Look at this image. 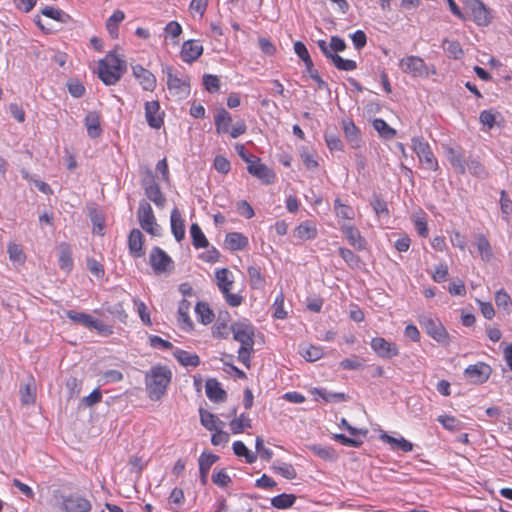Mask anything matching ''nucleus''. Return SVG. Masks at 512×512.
Here are the masks:
<instances>
[{"mask_svg":"<svg viewBox=\"0 0 512 512\" xmlns=\"http://www.w3.org/2000/svg\"><path fill=\"white\" fill-rule=\"evenodd\" d=\"M300 353L305 360L310 362L319 360L323 356L322 348L314 345H307L302 347Z\"/></svg>","mask_w":512,"mask_h":512,"instance_id":"obj_48","label":"nucleus"},{"mask_svg":"<svg viewBox=\"0 0 512 512\" xmlns=\"http://www.w3.org/2000/svg\"><path fill=\"white\" fill-rule=\"evenodd\" d=\"M149 344L151 347L161 350H169L173 348V344L156 335L149 336Z\"/></svg>","mask_w":512,"mask_h":512,"instance_id":"obj_62","label":"nucleus"},{"mask_svg":"<svg viewBox=\"0 0 512 512\" xmlns=\"http://www.w3.org/2000/svg\"><path fill=\"white\" fill-rule=\"evenodd\" d=\"M149 263L155 274L166 273L173 269L172 258L158 246L152 248Z\"/></svg>","mask_w":512,"mask_h":512,"instance_id":"obj_9","label":"nucleus"},{"mask_svg":"<svg viewBox=\"0 0 512 512\" xmlns=\"http://www.w3.org/2000/svg\"><path fill=\"white\" fill-rule=\"evenodd\" d=\"M296 501V496L293 494L282 493L271 499V505L277 509L290 508Z\"/></svg>","mask_w":512,"mask_h":512,"instance_id":"obj_41","label":"nucleus"},{"mask_svg":"<svg viewBox=\"0 0 512 512\" xmlns=\"http://www.w3.org/2000/svg\"><path fill=\"white\" fill-rule=\"evenodd\" d=\"M172 380V371L165 365L152 366L145 374V387L150 400L159 401L166 394Z\"/></svg>","mask_w":512,"mask_h":512,"instance_id":"obj_1","label":"nucleus"},{"mask_svg":"<svg viewBox=\"0 0 512 512\" xmlns=\"http://www.w3.org/2000/svg\"><path fill=\"white\" fill-rule=\"evenodd\" d=\"M495 303L498 308H502L506 312H510L512 308L511 298L508 295V293L503 289H500L499 291L496 292Z\"/></svg>","mask_w":512,"mask_h":512,"instance_id":"obj_51","label":"nucleus"},{"mask_svg":"<svg viewBox=\"0 0 512 512\" xmlns=\"http://www.w3.org/2000/svg\"><path fill=\"white\" fill-rule=\"evenodd\" d=\"M372 350L383 359H391L398 356L399 349L396 344L387 341L383 337H374L370 342Z\"/></svg>","mask_w":512,"mask_h":512,"instance_id":"obj_12","label":"nucleus"},{"mask_svg":"<svg viewBox=\"0 0 512 512\" xmlns=\"http://www.w3.org/2000/svg\"><path fill=\"white\" fill-rule=\"evenodd\" d=\"M207 397L213 402H223L226 400L227 393L222 389L220 382L215 378H209L205 384Z\"/></svg>","mask_w":512,"mask_h":512,"instance_id":"obj_22","label":"nucleus"},{"mask_svg":"<svg viewBox=\"0 0 512 512\" xmlns=\"http://www.w3.org/2000/svg\"><path fill=\"white\" fill-rule=\"evenodd\" d=\"M124 18L125 14L121 10L114 11V13L108 18L106 28L113 38L118 36V24L122 22Z\"/></svg>","mask_w":512,"mask_h":512,"instance_id":"obj_40","label":"nucleus"},{"mask_svg":"<svg viewBox=\"0 0 512 512\" xmlns=\"http://www.w3.org/2000/svg\"><path fill=\"white\" fill-rule=\"evenodd\" d=\"M339 255L352 268L358 267L360 258L352 250L344 247L338 249Z\"/></svg>","mask_w":512,"mask_h":512,"instance_id":"obj_55","label":"nucleus"},{"mask_svg":"<svg viewBox=\"0 0 512 512\" xmlns=\"http://www.w3.org/2000/svg\"><path fill=\"white\" fill-rule=\"evenodd\" d=\"M437 421L449 431H458L461 429V421L450 415H440Z\"/></svg>","mask_w":512,"mask_h":512,"instance_id":"obj_52","label":"nucleus"},{"mask_svg":"<svg viewBox=\"0 0 512 512\" xmlns=\"http://www.w3.org/2000/svg\"><path fill=\"white\" fill-rule=\"evenodd\" d=\"M173 356L185 367H197L200 364V358L197 354L190 353L180 348H176L173 351Z\"/></svg>","mask_w":512,"mask_h":512,"instance_id":"obj_30","label":"nucleus"},{"mask_svg":"<svg viewBox=\"0 0 512 512\" xmlns=\"http://www.w3.org/2000/svg\"><path fill=\"white\" fill-rule=\"evenodd\" d=\"M126 71V62L114 54L99 61V78L105 85L116 84Z\"/></svg>","mask_w":512,"mask_h":512,"instance_id":"obj_3","label":"nucleus"},{"mask_svg":"<svg viewBox=\"0 0 512 512\" xmlns=\"http://www.w3.org/2000/svg\"><path fill=\"white\" fill-rule=\"evenodd\" d=\"M67 86L69 93L75 98H80L85 93V87L78 80H70Z\"/></svg>","mask_w":512,"mask_h":512,"instance_id":"obj_64","label":"nucleus"},{"mask_svg":"<svg viewBox=\"0 0 512 512\" xmlns=\"http://www.w3.org/2000/svg\"><path fill=\"white\" fill-rule=\"evenodd\" d=\"M195 312L198 321L201 322L202 324L207 325L214 320V313L207 303L198 302L195 306Z\"/></svg>","mask_w":512,"mask_h":512,"instance_id":"obj_36","label":"nucleus"},{"mask_svg":"<svg viewBox=\"0 0 512 512\" xmlns=\"http://www.w3.org/2000/svg\"><path fill=\"white\" fill-rule=\"evenodd\" d=\"M426 333L438 343H448L449 335L438 319L425 318L422 321Z\"/></svg>","mask_w":512,"mask_h":512,"instance_id":"obj_14","label":"nucleus"},{"mask_svg":"<svg viewBox=\"0 0 512 512\" xmlns=\"http://www.w3.org/2000/svg\"><path fill=\"white\" fill-rule=\"evenodd\" d=\"M216 283L221 293L231 291L234 283L232 273L227 268H221L215 272Z\"/></svg>","mask_w":512,"mask_h":512,"instance_id":"obj_26","label":"nucleus"},{"mask_svg":"<svg viewBox=\"0 0 512 512\" xmlns=\"http://www.w3.org/2000/svg\"><path fill=\"white\" fill-rule=\"evenodd\" d=\"M164 112L160 111V104L157 100L145 103V118L151 128L159 129L164 124Z\"/></svg>","mask_w":512,"mask_h":512,"instance_id":"obj_16","label":"nucleus"},{"mask_svg":"<svg viewBox=\"0 0 512 512\" xmlns=\"http://www.w3.org/2000/svg\"><path fill=\"white\" fill-rule=\"evenodd\" d=\"M89 329H94L103 336H110L113 333L111 326L95 318H92V323L90 324Z\"/></svg>","mask_w":512,"mask_h":512,"instance_id":"obj_60","label":"nucleus"},{"mask_svg":"<svg viewBox=\"0 0 512 512\" xmlns=\"http://www.w3.org/2000/svg\"><path fill=\"white\" fill-rule=\"evenodd\" d=\"M247 273L253 288H259L264 284V278L261 275L260 269L255 266H249Z\"/></svg>","mask_w":512,"mask_h":512,"instance_id":"obj_58","label":"nucleus"},{"mask_svg":"<svg viewBox=\"0 0 512 512\" xmlns=\"http://www.w3.org/2000/svg\"><path fill=\"white\" fill-rule=\"evenodd\" d=\"M133 76L146 91H153L156 87V77L152 72L137 64L132 66Z\"/></svg>","mask_w":512,"mask_h":512,"instance_id":"obj_18","label":"nucleus"},{"mask_svg":"<svg viewBox=\"0 0 512 512\" xmlns=\"http://www.w3.org/2000/svg\"><path fill=\"white\" fill-rule=\"evenodd\" d=\"M190 309V302L183 299L180 301L178 306V322L182 329L184 330H192L193 322L188 315V311Z\"/></svg>","mask_w":512,"mask_h":512,"instance_id":"obj_33","label":"nucleus"},{"mask_svg":"<svg viewBox=\"0 0 512 512\" xmlns=\"http://www.w3.org/2000/svg\"><path fill=\"white\" fill-rule=\"evenodd\" d=\"M66 316L73 322L79 323L86 328L90 327V324L92 323V318H93L91 315H89L87 313L77 312L74 310L66 311Z\"/></svg>","mask_w":512,"mask_h":512,"instance_id":"obj_49","label":"nucleus"},{"mask_svg":"<svg viewBox=\"0 0 512 512\" xmlns=\"http://www.w3.org/2000/svg\"><path fill=\"white\" fill-rule=\"evenodd\" d=\"M59 267L64 271H70L73 267L72 252L67 245H61L59 250Z\"/></svg>","mask_w":512,"mask_h":512,"instance_id":"obj_42","label":"nucleus"},{"mask_svg":"<svg viewBox=\"0 0 512 512\" xmlns=\"http://www.w3.org/2000/svg\"><path fill=\"white\" fill-rule=\"evenodd\" d=\"M445 155L451 166L460 174L466 172V161L462 148L444 147Z\"/></svg>","mask_w":512,"mask_h":512,"instance_id":"obj_19","label":"nucleus"},{"mask_svg":"<svg viewBox=\"0 0 512 512\" xmlns=\"http://www.w3.org/2000/svg\"><path fill=\"white\" fill-rule=\"evenodd\" d=\"M171 232L174 235L176 241L180 242L185 237V225L184 220L177 208H174L170 216Z\"/></svg>","mask_w":512,"mask_h":512,"instance_id":"obj_24","label":"nucleus"},{"mask_svg":"<svg viewBox=\"0 0 512 512\" xmlns=\"http://www.w3.org/2000/svg\"><path fill=\"white\" fill-rule=\"evenodd\" d=\"M162 72L167 76V88L171 94L179 99L186 98L190 94V78L185 75L179 76L173 73L171 67L165 65Z\"/></svg>","mask_w":512,"mask_h":512,"instance_id":"obj_4","label":"nucleus"},{"mask_svg":"<svg viewBox=\"0 0 512 512\" xmlns=\"http://www.w3.org/2000/svg\"><path fill=\"white\" fill-rule=\"evenodd\" d=\"M332 63L341 71H353L357 68V63L354 60L344 59L339 55H335Z\"/></svg>","mask_w":512,"mask_h":512,"instance_id":"obj_56","label":"nucleus"},{"mask_svg":"<svg viewBox=\"0 0 512 512\" xmlns=\"http://www.w3.org/2000/svg\"><path fill=\"white\" fill-rule=\"evenodd\" d=\"M190 235L192 238V245L196 249L206 248L209 245V242L204 235L201 227L197 223H192L190 226Z\"/></svg>","mask_w":512,"mask_h":512,"instance_id":"obj_35","label":"nucleus"},{"mask_svg":"<svg viewBox=\"0 0 512 512\" xmlns=\"http://www.w3.org/2000/svg\"><path fill=\"white\" fill-rule=\"evenodd\" d=\"M231 331L234 340L241 344L238 360L249 368L251 354L254 352L255 329L249 322H235L231 325Z\"/></svg>","mask_w":512,"mask_h":512,"instance_id":"obj_2","label":"nucleus"},{"mask_svg":"<svg viewBox=\"0 0 512 512\" xmlns=\"http://www.w3.org/2000/svg\"><path fill=\"white\" fill-rule=\"evenodd\" d=\"M225 244L232 251L243 250L248 246V238L239 232H230L226 234Z\"/></svg>","mask_w":512,"mask_h":512,"instance_id":"obj_28","label":"nucleus"},{"mask_svg":"<svg viewBox=\"0 0 512 512\" xmlns=\"http://www.w3.org/2000/svg\"><path fill=\"white\" fill-rule=\"evenodd\" d=\"M253 161L251 165L247 166L249 174L259 179L265 185L272 184L276 177L274 171L267 165L261 163L259 157Z\"/></svg>","mask_w":512,"mask_h":512,"instance_id":"obj_13","label":"nucleus"},{"mask_svg":"<svg viewBox=\"0 0 512 512\" xmlns=\"http://www.w3.org/2000/svg\"><path fill=\"white\" fill-rule=\"evenodd\" d=\"M128 249L130 255L134 258H140L144 255L143 234L137 228H134L130 231L128 236Z\"/></svg>","mask_w":512,"mask_h":512,"instance_id":"obj_21","label":"nucleus"},{"mask_svg":"<svg viewBox=\"0 0 512 512\" xmlns=\"http://www.w3.org/2000/svg\"><path fill=\"white\" fill-rule=\"evenodd\" d=\"M442 48L450 57L454 59H460L464 55L462 47L460 46L459 42L455 40H443Z\"/></svg>","mask_w":512,"mask_h":512,"instance_id":"obj_44","label":"nucleus"},{"mask_svg":"<svg viewBox=\"0 0 512 512\" xmlns=\"http://www.w3.org/2000/svg\"><path fill=\"white\" fill-rule=\"evenodd\" d=\"M232 448L235 455L244 457L248 464H252L257 460V455L250 451L242 441H235Z\"/></svg>","mask_w":512,"mask_h":512,"instance_id":"obj_37","label":"nucleus"},{"mask_svg":"<svg viewBox=\"0 0 512 512\" xmlns=\"http://www.w3.org/2000/svg\"><path fill=\"white\" fill-rule=\"evenodd\" d=\"M107 312L112 315L115 319H118L122 323H126L128 314L126 313L121 303H116L107 308Z\"/></svg>","mask_w":512,"mask_h":512,"instance_id":"obj_57","label":"nucleus"},{"mask_svg":"<svg viewBox=\"0 0 512 512\" xmlns=\"http://www.w3.org/2000/svg\"><path fill=\"white\" fill-rule=\"evenodd\" d=\"M41 13L46 16V17H49L51 19H54L58 22H61V23H65L67 21V19L69 18V15L67 13H65L64 11L58 9V8H54V7H51V6H46L44 7L42 10H41Z\"/></svg>","mask_w":512,"mask_h":512,"instance_id":"obj_50","label":"nucleus"},{"mask_svg":"<svg viewBox=\"0 0 512 512\" xmlns=\"http://www.w3.org/2000/svg\"><path fill=\"white\" fill-rule=\"evenodd\" d=\"M219 460V456L212 454V453H206L203 452L199 459V476H200V482L203 486H205L208 483V474L210 471V468L214 463H216Z\"/></svg>","mask_w":512,"mask_h":512,"instance_id":"obj_20","label":"nucleus"},{"mask_svg":"<svg viewBox=\"0 0 512 512\" xmlns=\"http://www.w3.org/2000/svg\"><path fill=\"white\" fill-rule=\"evenodd\" d=\"M84 123L87 129V134L90 138H97L101 135L102 129L100 126V116L97 112H88L85 116Z\"/></svg>","mask_w":512,"mask_h":512,"instance_id":"obj_25","label":"nucleus"},{"mask_svg":"<svg viewBox=\"0 0 512 512\" xmlns=\"http://www.w3.org/2000/svg\"><path fill=\"white\" fill-rule=\"evenodd\" d=\"M374 129L384 139H392L396 135V130L390 127L387 122L381 118H377L373 121Z\"/></svg>","mask_w":512,"mask_h":512,"instance_id":"obj_43","label":"nucleus"},{"mask_svg":"<svg viewBox=\"0 0 512 512\" xmlns=\"http://www.w3.org/2000/svg\"><path fill=\"white\" fill-rule=\"evenodd\" d=\"M334 211L336 216L342 219L352 220L355 217L353 208L343 204L339 198H336L334 201Z\"/></svg>","mask_w":512,"mask_h":512,"instance_id":"obj_45","label":"nucleus"},{"mask_svg":"<svg viewBox=\"0 0 512 512\" xmlns=\"http://www.w3.org/2000/svg\"><path fill=\"white\" fill-rule=\"evenodd\" d=\"M200 422L207 430H216L217 423H222L214 414L200 408Z\"/></svg>","mask_w":512,"mask_h":512,"instance_id":"obj_47","label":"nucleus"},{"mask_svg":"<svg viewBox=\"0 0 512 512\" xmlns=\"http://www.w3.org/2000/svg\"><path fill=\"white\" fill-rule=\"evenodd\" d=\"M137 217L142 229L153 236L160 235V226L156 222L151 205L142 200L139 203Z\"/></svg>","mask_w":512,"mask_h":512,"instance_id":"obj_6","label":"nucleus"},{"mask_svg":"<svg viewBox=\"0 0 512 512\" xmlns=\"http://www.w3.org/2000/svg\"><path fill=\"white\" fill-rule=\"evenodd\" d=\"M412 148L425 169L432 171H437L439 169L436 157L434 156L428 142L423 138L414 137L412 139Z\"/></svg>","mask_w":512,"mask_h":512,"instance_id":"obj_5","label":"nucleus"},{"mask_svg":"<svg viewBox=\"0 0 512 512\" xmlns=\"http://www.w3.org/2000/svg\"><path fill=\"white\" fill-rule=\"evenodd\" d=\"M325 142L331 151H343V143L337 135L326 133Z\"/></svg>","mask_w":512,"mask_h":512,"instance_id":"obj_61","label":"nucleus"},{"mask_svg":"<svg viewBox=\"0 0 512 512\" xmlns=\"http://www.w3.org/2000/svg\"><path fill=\"white\" fill-rule=\"evenodd\" d=\"M466 5L470 9L473 21L478 26H488L491 23L492 17L489 9L481 0H466Z\"/></svg>","mask_w":512,"mask_h":512,"instance_id":"obj_11","label":"nucleus"},{"mask_svg":"<svg viewBox=\"0 0 512 512\" xmlns=\"http://www.w3.org/2000/svg\"><path fill=\"white\" fill-rule=\"evenodd\" d=\"M311 393L322 398L325 402H343L348 399L345 393L330 392L324 388H314Z\"/></svg>","mask_w":512,"mask_h":512,"instance_id":"obj_34","label":"nucleus"},{"mask_svg":"<svg viewBox=\"0 0 512 512\" xmlns=\"http://www.w3.org/2000/svg\"><path fill=\"white\" fill-rule=\"evenodd\" d=\"M295 237L301 239V240H308L313 239L316 237L317 231L316 228L311 226L309 223L304 222L301 223L296 229H295Z\"/></svg>","mask_w":512,"mask_h":512,"instance_id":"obj_46","label":"nucleus"},{"mask_svg":"<svg viewBox=\"0 0 512 512\" xmlns=\"http://www.w3.org/2000/svg\"><path fill=\"white\" fill-rule=\"evenodd\" d=\"M491 372L492 369L488 364L477 362L464 370V376L474 384H483L489 379Z\"/></svg>","mask_w":512,"mask_h":512,"instance_id":"obj_10","label":"nucleus"},{"mask_svg":"<svg viewBox=\"0 0 512 512\" xmlns=\"http://www.w3.org/2000/svg\"><path fill=\"white\" fill-rule=\"evenodd\" d=\"M212 482L218 487L224 488L232 482V479L225 469H215L212 474Z\"/></svg>","mask_w":512,"mask_h":512,"instance_id":"obj_53","label":"nucleus"},{"mask_svg":"<svg viewBox=\"0 0 512 512\" xmlns=\"http://www.w3.org/2000/svg\"><path fill=\"white\" fill-rule=\"evenodd\" d=\"M341 231L345 235L349 244L357 250H363L366 247V240L361 236L360 231L352 225H343Z\"/></svg>","mask_w":512,"mask_h":512,"instance_id":"obj_23","label":"nucleus"},{"mask_svg":"<svg viewBox=\"0 0 512 512\" xmlns=\"http://www.w3.org/2000/svg\"><path fill=\"white\" fill-rule=\"evenodd\" d=\"M355 49L361 50L367 44V36L364 31L357 30L350 35Z\"/></svg>","mask_w":512,"mask_h":512,"instance_id":"obj_63","label":"nucleus"},{"mask_svg":"<svg viewBox=\"0 0 512 512\" xmlns=\"http://www.w3.org/2000/svg\"><path fill=\"white\" fill-rule=\"evenodd\" d=\"M307 448L315 456L325 461H335L337 459V453L332 447L323 446L320 444H309L307 445Z\"/></svg>","mask_w":512,"mask_h":512,"instance_id":"obj_32","label":"nucleus"},{"mask_svg":"<svg viewBox=\"0 0 512 512\" xmlns=\"http://www.w3.org/2000/svg\"><path fill=\"white\" fill-rule=\"evenodd\" d=\"M214 121L216 126V132L218 134H224L229 132V126L232 122V118L226 109H218L217 113L214 116Z\"/></svg>","mask_w":512,"mask_h":512,"instance_id":"obj_31","label":"nucleus"},{"mask_svg":"<svg viewBox=\"0 0 512 512\" xmlns=\"http://www.w3.org/2000/svg\"><path fill=\"white\" fill-rule=\"evenodd\" d=\"M477 249L483 260H489L492 256V249L489 241L483 235H479L477 238Z\"/></svg>","mask_w":512,"mask_h":512,"instance_id":"obj_54","label":"nucleus"},{"mask_svg":"<svg viewBox=\"0 0 512 512\" xmlns=\"http://www.w3.org/2000/svg\"><path fill=\"white\" fill-rule=\"evenodd\" d=\"M343 131L345 138L351 144L352 148H359L361 145L360 130L353 121H343Z\"/></svg>","mask_w":512,"mask_h":512,"instance_id":"obj_27","label":"nucleus"},{"mask_svg":"<svg viewBox=\"0 0 512 512\" xmlns=\"http://www.w3.org/2000/svg\"><path fill=\"white\" fill-rule=\"evenodd\" d=\"M203 85L208 92H216L220 88V81L215 75L205 74L203 76Z\"/></svg>","mask_w":512,"mask_h":512,"instance_id":"obj_59","label":"nucleus"},{"mask_svg":"<svg viewBox=\"0 0 512 512\" xmlns=\"http://www.w3.org/2000/svg\"><path fill=\"white\" fill-rule=\"evenodd\" d=\"M399 68L403 73L412 77H425L428 75V67L419 56H407L399 61Z\"/></svg>","mask_w":512,"mask_h":512,"instance_id":"obj_8","label":"nucleus"},{"mask_svg":"<svg viewBox=\"0 0 512 512\" xmlns=\"http://www.w3.org/2000/svg\"><path fill=\"white\" fill-rule=\"evenodd\" d=\"M203 53V46L198 40H187L183 42L180 57L185 63L196 61Z\"/></svg>","mask_w":512,"mask_h":512,"instance_id":"obj_17","label":"nucleus"},{"mask_svg":"<svg viewBox=\"0 0 512 512\" xmlns=\"http://www.w3.org/2000/svg\"><path fill=\"white\" fill-rule=\"evenodd\" d=\"M63 508L66 512H89L91 503L79 494H70L63 498Z\"/></svg>","mask_w":512,"mask_h":512,"instance_id":"obj_15","label":"nucleus"},{"mask_svg":"<svg viewBox=\"0 0 512 512\" xmlns=\"http://www.w3.org/2000/svg\"><path fill=\"white\" fill-rule=\"evenodd\" d=\"M251 419L242 413L239 417L230 421L229 426L233 434L242 433L245 429L251 428Z\"/></svg>","mask_w":512,"mask_h":512,"instance_id":"obj_39","label":"nucleus"},{"mask_svg":"<svg viewBox=\"0 0 512 512\" xmlns=\"http://www.w3.org/2000/svg\"><path fill=\"white\" fill-rule=\"evenodd\" d=\"M272 469L275 473L281 475L282 477L293 480L297 477V472L294 468V466L290 463L285 462H275L272 465Z\"/></svg>","mask_w":512,"mask_h":512,"instance_id":"obj_38","label":"nucleus"},{"mask_svg":"<svg viewBox=\"0 0 512 512\" xmlns=\"http://www.w3.org/2000/svg\"><path fill=\"white\" fill-rule=\"evenodd\" d=\"M21 403L23 405H31L36 400V386L33 377H29L27 382L20 387Z\"/></svg>","mask_w":512,"mask_h":512,"instance_id":"obj_29","label":"nucleus"},{"mask_svg":"<svg viewBox=\"0 0 512 512\" xmlns=\"http://www.w3.org/2000/svg\"><path fill=\"white\" fill-rule=\"evenodd\" d=\"M146 197L152 201L157 207H164L166 198L161 192L159 184L155 180V176L151 170H147L141 182Z\"/></svg>","mask_w":512,"mask_h":512,"instance_id":"obj_7","label":"nucleus"}]
</instances>
